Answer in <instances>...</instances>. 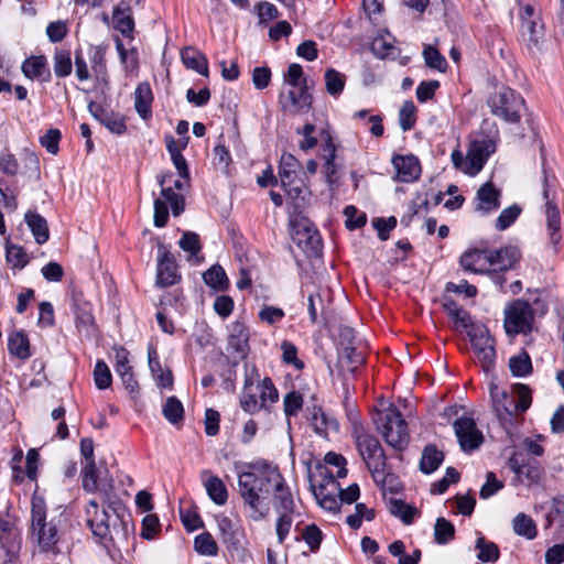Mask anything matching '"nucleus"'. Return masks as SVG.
<instances>
[{
  "label": "nucleus",
  "instance_id": "1",
  "mask_svg": "<svg viewBox=\"0 0 564 564\" xmlns=\"http://www.w3.org/2000/svg\"><path fill=\"white\" fill-rule=\"evenodd\" d=\"M238 492L254 521L268 514L271 497L276 510L293 509V498L282 474L276 466L267 462L248 464L246 469L238 473Z\"/></svg>",
  "mask_w": 564,
  "mask_h": 564
},
{
  "label": "nucleus",
  "instance_id": "2",
  "mask_svg": "<svg viewBox=\"0 0 564 564\" xmlns=\"http://www.w3.org/2000/svg\"><path fill=\"white\" fill-rule=\"evenodd\" d=\"M100 497L104 505L101 510L93 499L86 506L87 525L104 547L120 550L128 543L130 516L112 485L100 489Z\"/></svg>",
  "mask_w": 564,
  "mask_h": 564
},
{
  "label": "nucleus",
  "instance_id": "3",
  "mask_svg": "<svg viewBox=\"0 0 564 564\" xmlns=\"http://www.w3.org/2000/svg\"><path fill=\"white\" fill-rule=\"evenodd\" d=\"M279 400V391L269 377L260 378L254 365H245V382L239 398L240 408L254 414L261 410L269 411L270 405Z\"/></svg>",
  "mask_w": 564,
  "mask_h": 564
},
{
  "label": "nucleus",
  "instance_id": "4",
  "mask_svg": "<svg viewBox=\"0 0 564 564\" xmlns=\"http://www.w3.org/2000/svg\"><path fill=\"white\" fill-rule=\"evenodd\" d=\"M351 421V436L355 440L359 455L365 462L375 482L383 485L387 477V458L378 438L369 433L357 415L349 416Z\"/></svg>",
  "mask_w": 564,
  "mask_h": 564
},
{
  "label": "nucleus",
  "instance_id": "5",
  "mask_svg": "<svg viewBox=\"0 0 564 564\" xmlns=\"http://www.w3.org/2000/svg\"><path fill=\"white\" fill-rule=\"evenodd\" d=\"M375 423L389 446L399 452L406 448L410 442L408 424L397 406L390 405Z\"/></svg>",
  "mask_w": 564,
  "mask_h": 564
},
{
  "label": "nucleus",
  "instance_id": "6",
  "mask_svg": "<svg viewBox=\"0 0 564 564\" xmlns=\"http://www.w3.org/2000/svg\"><path fill=\"white\" fill-rule=\"evenodd\" d=\"M487 106L495 117L507 123H518L525 101L520 94L509 87H500L487 99Z\"/></svg>",
  "mask_w": 564,
  "mask_h": 564
},
{
  "label": "nucleus",
  "instance_id": "7",
  "mask_svg": "<svg viewBox=\"0 0 564 564\" xmlns=\"http://www.w3.org/2000/svg\"><path fill=\"white\" fill-rule=\"evenodd\" d=\"M32 535L43 552L52 551L58 542L57 528L46 521V508L42 498L33 497L31 508Z\"/></svg>",
  "mask_w": 564,
  "mask_h": 564
},
{
  "label": "nucleus",
  "instance_id": "8",
  "mask_svg": "<svg viewBox=\"0 0 564 564\" xmlns=\"http://www.w3.org/2000/svg\"><path fill=\"white\" fill-rule=\"evenodd\" d=\"M492 151L494 144L490 141L474 140L469 143L466 156L458 149H455L451 159L455 169L474 176L481 171Z\"/></svg>",
  "mask_w": 564,
  "mask_h": 564
},
{
  "label": "nucleus",
  "instance_id": "9",
  "mask_svg": "<svg viewBox=\"0 0 564 564\" xmlns=\"http://www.w3.org/2000/svg\"><path fill=\"white\" fill-rule=\"evenodd\" d=\"M534 319L533 308L523 300L513 301L505 310L503 326L508 335H527L532 330Z\"/></svg>",
  "mask_w": 564,
  "mask_h": 564
},
{
  "label": "nucleus",
  "instance_id": "10",
  "mask_svg": "<svg viewBox=\"0 0 564 564\" xmlns=\"http://www.w3.org/2000/svg\"><path fill=\"white\" fill-rule=\"evenodd\" d=\"M467 336L471 343L475 357L482 368L488 371L494 367L496 360L495 339L489 329L484 324L478 323L467 330Z\"/></svg>",
  "mask_w": 564,
  "mask_h": 564
},
{
  "label": "nucleus",
  "instance_id": "11",
  "mask_svg": "<svg viewBox=\"0 0 564 564\" xmlns=\"http://www.w3.org/2000/svg\"><path fill=\"white\" fill-rule=\"evenodd\" d=\"M292 240L308 257L317 256L322 249V237L316 227L306 218H301L294 223Z\"/></svg>",
  "mask_w": 564,
  "mask_h": 564
},
{
  "label": "nucleus",
  "instance_id": "12",
  "mask_svg": "<svg viewBox=\"0 0 564 564\" xmlns=\"http://www.w3.org/2000/svg\"><path fill=\"white\" fill-rule=\"evenodd\" d=\"M279 102L285 112L291 115L306 113L311 110L313 96L308 93L306 79L297 88H290L285 94L281 93Z\"/></svg>",
  "mask_w": 564,
  "mask_h": 564
},
{
  "label": "nucleus",
  "instance_id": "13",
  "mask_svg": "<svg viewBox=\"0 0 564 564\" xmlns=\"http://www.w3.org/2000/svg\"><path fill=\"white\" fill-rule=\"evenodd\" d=\"M542 197L545 202L546 227L550 234V239L553 245H556L561 240V235L558 232L561 226V216L558 207L555 203L556 192L550 184L545 173L542 184Z\"/></svg>",
  "mask_w": 564,
  "mask_h": 564
},
{
  "label": "nucleus",
  "instance_id": "14",
  "mask_svg": "<svg viewBox=\"0 0 564 564\" xmlns=\"http://www.w3.org/2000/svg\"><path fill=\"white\" fill-rule=\"evenodd\" d=\"M521 36L529 47L538 46L543 39V24L540 12L531 4H524L520 9Z\"/></svg>",
  "mask_w": 564,
  "mask_h": 564
},
{
  "label": "nucleus",
  "instance_id": "15",
  "mask_svg": "<svg viewBox=\"0 0 564 564\" xmlns=\"http://www.w3.org/2000/svg\"><path fill=\"white\" fill-rule=\"evenodd\" d=\"M453 426L462 451L471 452L481 445L484 436L473 417L462 416L454 422Z\"/></svg>",
  "mask_w": 564,
  "mask_h": 564
},
{
  "label": "nucleus",
  "instance_id": "16",
  "mask_svg": "<svg viewBox=\"0 0 564 564\" xmlns=\"http://www.w3.org/2000/svg\"><path fill=\"white\" fill-rule=\"evenodd\" d=\"M173 254L160 243L158 247L156 284L161 288L171 286L180 280Z\"/></svg>",
  "mask_w": 564,
  "mask_h": 564
},
{
  "label": "nucleus",
  "instance_id": "17",
  "mask_svg": "<svg viewBox=\"0 0 564 564\" xmlns=\"http://www.w3.org/2000/svg\"><path fill=\"white\" fill-rule=\"evenodd\" d=\"M490 249H468L459 258L460 267L476 274L490 273Z\"/></svg>",
  "mask_w": 564,
  "mask_h": 564
},
{
  "label": "nucleus",
  "instance_id": "18",
  "mask_svg": "<svg viewBox=\"0 0 564 564\" xmlns=\"http://www.w3.org/2000/svg\"><path fill=\"white\" fill-rule=\"evenodd\" d=\"M521 258L519 248L514 246L501 247L490 250L491 272H505L514 268Z\"/></svg>",
  "mask_w": 564,
  "mask_h": 564
},
{
  "label": "nucleus",
  "instance_id": "19",
  "mask_svg": "<svg viewBox=\"0 0 564 564\" xmlns=\"http://www.w3.org/2000/svg\"><path fill=\"white\" fill-rule=\"evenodd\" d=\"M500 191L491 182L482 184L475 198V209L482 214H490L500 207Z\"/></svg>",
  "mask_w": 564,
  "mask_h": 564
},
{
  "label": "nucleus",
  "instance_id": "20",
  "mask_svg": "<svg viewBox=\"0 0 564 564\" xmlns=\"http://www.w3.org/2000/svg\"><path fill=\"white\" fill-rule=\"evenodd\" d=\"M0 545L9 556V562L17 558L21 549V536L14 524L0 518Z\"/></svg>",
  "mask_w": 564,
  "mask_h": 564
},
{
  "label": "nucleus",
  "instance_id": "21",
  "mask_svg": "<svg viewBox=\"0 0 564 564\" xmlns=\"http://www.w3.org/2000/svg\"><path fill=\"white\" fill-rule=\"evenodd\" d=\"M392 165L397 173V180L403 183L413 182L421 174L420 162L414 155H394Z\"/></svg>",
  "mask_w": 564,
  "mask_h": 564
},
{
  "label": "nucleus",
  "instance_id": "22",
  "mask_svg": "<svg viewBox=\"0 0 564 564\" xmlns=\"http://www.w3.org/2000/svg\"><path fill=\"white\" fill-rule=\"evenodd\" d=\"M249 332L243 323L235 322L229 327L228 350L243 359L249 352Z\"/></svg>",
  "mask_w": 564,
  "mask_h": 564
},
{
  "label": "nucleus",
  "instance_id": "23",
  "mask_svg": "<svg viewBox=\"0 0 564 564\" xmlns=\"http://www.w3.org/2000/svg\"><path fill=\"white\" fill-rule=\"evenodd\" d=\"M490 397L492 406L500 420L512 417L516 414V401L513 393L500 389L496 383H490Z\"/></svg>",
  "mask_w": 564,
  "mask_h": 564
},
{
  "label": "nucleus",
  "instance_id": "24",
  "mask_svg": "<svg viewBox=\"0 0 564 564\" xmlns=\"http://www.w3.org/2000/svg\"><path fill=\"white\" fill-rule=\"evenodd\" d=\"M22 72L30 79H40L43 83L51 80V70L47 67L45 56H31L22 64Z\"/></svg>",
  "mask_w": 564,
  "mask_h": 564
},
{
  "label": "nucleus",
  "instance_id": "25",
  "mask_svg": "<svg viewBox=\"0 0 564 564\" xmlns=\"http://www.w3.org/2000/svg\"><path fill=\"white\" fill-rule=\"evenodd\" d=\"M88 59L96 82L98 84L108 85L109 76L106 65L105 50L100 46H90L88 50Z\"/></svg>",
  "mask_w": 564,
  "mask_h": 564
},
{
  "label": "nucleus",
  "instance_id": "26",
  "mask_svg": "<svg viewBox=\"0 0 564 564\" xmlns=\"http://www.w3.org/2000/svg\"><path fill=\"white\" fill-rule=\"evenodd\" d=\"M152 102L153 94L149 83H140L134 90V108L143 120L152 117Z\"/></svg>",
  "mask_w": 564,
  "mask_h": 564
},
{
  "label": "nucleus",
  "instance_id": "27",
  "mask_svg": "<svg viewBox=\"0 0 564 564\" xmlns=\"http://www.w3.org/2000/svg\"><path fill=\"white\" fill-rule=\"evenodd\" d=\"M24 221L30 228L36 243L43 245L50 238V230L46 219L34 210H28Z\"/></svg>",
  "mask_w": 564,
  "mask_h": 564
},
{
  "label": "nucleus",
  "instance_id": "28",
  "mask_svg": "<svg viewBox=\"0 0 564 564\" xmlns=\"http://www.w3.org/2000/svg\"><path fill=\"white\" fill-rule=\"evenodd\" d=\"M306 417L314 432L322 436L326 435L328 429L337 430L338 427L336 420L328 419L322 409L316 405L306 408Z\"/></svg>",
  "mask_w": 564,
  "mask_h": 564
},
{
  "label": "nucleus",
  "instance_id": "29",
  "mask_svg": "<svg viewBox=\"0 0 564 564\" xmlns=\"http://www.w3.org/2000/svg\"><path fill=\"white\" fill-rule=\"evenodd\" d=\"M112 21L116 30H118L123 36H131L134 29V21L131 15L128 3L121 1L112 13Z\"/></svg>",
  "mask_w": 564,
  "mask_h": 564
},
{
  "label": "nucleus",
  "instance_id": "30",
  "mask_svg": "<svg viewBox=\"0 0 564 564\" xmlns=\"http://www.w3.org/2000/svg\"><path fill=\"white\" fill-rule=\"evenodd\" d=\"M183 64L203 76H208V62L206 56L193 47H185L181 53Z\"/></svg>",
  "mask_w": 564,
  "mask_h": 564
},
{
  "label": "nucleus",
  "instance_id": "31",
  "mask_svg": "<svg viewBox=\"0 0 564 564\" xmlns=\"http://www.w3.org/2000/svg\"><path fill=\"white\" fill-rule=\"evenodd\" d=\"M308 480L312 491L318 489V486H325L326 488L333 487V489H338L339 487L333 471L322 464H318L315 470L308 474Z\"/></svg>",
  "mask_w": 564,
  "mask_h": 564
},
{
  "label": "nucleus",
  "instance_id": "32",
  "mask_svg": "<svg viewBox=\"0 0 564 564\" xmlns=\"http://www.w3.org/2000/svg\"><path fill=\"white\" fill-rule=\"evenodd\" d=\"M83 480V488L87 492H96L100 494V489L108 488L111 482H98V470L95 462H86L85 466L80 473Z\"/></svg>",
  "mask_w": 564,
  "mask_h": 564
},
{
  "label": "nucleus",
  "instance_id": "33",
  "mask_svg": "<svg viewBox=\"0 0 564 564\" xmlns=\"http://www.w3.org/2000/svg\"><path fill=\"white\" fill-rule=\"evenodd\" d=\"M8 350L11 355L19 359L25 360L30 358V341L23 332H13L8 338Z\"/></svg>",
  "mask_w": 564,
  "mask_h": 564
},
{
  "label": "nucleus",
  "instance_id": "34",
  "mask_svg": "<svg viewBox=\"0 0 564 564\" xmlns=\"http://www.w3.org/2000/svg\"><path fill=\"white\" fill-rule=\"evenodd\" d=\"M73 311L75 314L76 327L79 330H86L89 333L94 325V316L91 313V305L88 302H80L77 299H73Z\"/></svg>",
  "mask_w": 564,
  "mask_h": 564
},
{
  "label": "nucleus",
  "instance_id": "35",
  "mask_svg": "<svg viewBox=\"0 0 564 564\" xmlns=\"http://www.w3.org/2000/svg\"><path fill=\"white\" fill-rule=\"evenodd\" d=\"M149 367L151 372L156 381L158 387L160 388H172L173 386V375L170 369H162L161 364L158 359L155 350H149Z\"/></svg>",
  "mask_w": 564,
  "mask_h": 564
},
{
  "label": "nucleus",
  "instance_id": "36",
  "mask_svg": "<svg viewBox=\"0 0 564 564\" xmlns=\"http://www.w3.org/2000/svg\"><path fill=\"white\" fill-rule=\"evenodd\" d=\"M443 460L444 454L435 445H427L421 456L420 469L424 474H431L440 467Z\"/></svg>",
  "mask_w": 564,
  "mask_h": 564
},
{
  "label": "nucleus",
  "instance_id": "37",
  "mask_svg": "<svg viewBox=\"0 0 564 564\" xmlns=\"http://www.w3.org/2000/svg\"><path fill=\"white\" fill-rule=\"evenodd\" d=\"M512 529L517 535L523 536L528 540H533L538 535L536 523L530 516L522 512L518 513L513 518Z\"/></svg>",
  "mask_w": 564,
  "mask_h": 564
},
{
  "label": "nucleus",
  "instance_id": "38",
  "mask_svg": "<svg viewBox=\"0 0 564 564\" xmlns=\"http://www.w3.org/2000/svg\"><path fill=\"white\" fill-rule=\"evenodd\" d=\"M338 489L326 488L325 486H318V489L313 491L318 505L328 511H337L339 509V499L337 498Z\"/></svg>",
  "mask_w": 564,
  "mask_h": 564
},
{
  "label": "nucleus",
  "instance_id": "39",
  "mask_svg": "<svg viewBox=\"0 0 564 564\" xmlns=\"http://www.w3.org/2000/svg\"><path fill=\"white\" fill-rule=\"evenodd\" d=\"M204 282L215 291H225L229 285V280L225 270L219 264L212 265L204 274Z\"/></svg>",
  "mask_w": 564,
  "mask_h": 564
},
{
  "label": "nucleus",
  "instance_id": "40",
  "mask_svg": "<svg viewBox=\"0 0 564 564\" xmlns=\"http://www.w3.org/2000/svg\"><path fill=\"white\" fill-rule=\"evenodd\" d=\"M205 488L208 497L218 506L226 503L228 498L227 488L224 481L217 476H209L205 480Z\"/></svg>",
  "mask_w": 564,
  "mask_h": 564
},
{
  "label": "nucleus",
  "instance_id": "41",
  "mask_svg": "<svg viewBox=\"0 0 564 564\" xmlns=\"http://www.w3.org/2000/svg\"><path fill=\"white\" fill-rule=\"evenodd\" d=\"M509 369L514 377L529 376L533 370L529 354L522 350L518 355L512 356L509 359Z\"/></svg>",
  "mask_w": 564,
  "mask_h": 564
},
{
  "label": "nucleus",
  "instance_id": "42",
  "mask_svg": "<svg viewBox=\"0 0 564 564\" xmlns=\"http://www.w3.org/2000/svg\"><path fill=\"white\" fill-rule=\"evenodd\" d=\"M53 69L56 77L64 78L72 74L73 63L70 52L56 50L53 56Z\"/></svg>",
  "mask_w": 564,
  "mask_h": 564
},
{
  "label": "nucleus",
  "instance_id": "43",
  "mask_svg": "<svg viewBox=\"0 0 564 564\" xmlns=\"http://www.w3.org/2000/svg\"><path fill=\"white\" fill-rule=\"evenodd\" d=\"M444 308L447 315L454 321L455 324L460 325L466 330L470 329L471 326L477 325L478 323H474L468 312L462 308L455 302H447L444 304Z\"/></svg>",
  "mask_w": 564,
  "mask_h": 564
},
{
  "label": "nucleus",
  "instance_id": "44",
  "mask_svg": "<svg viewBox=\"0 0 564 564\" xmlns=\"http://www.w3.org/2000/svg\"><path fill=\"white\" fill-rule=\"evenodd\" d=\"M164 417L171 424H178L184 419V408L182 402L176 397H169L162 408Z\"/></svg>",
  "mask_w": 564,
  "mask_h": 564
},
{
  "label": "nucleus",
  "instance_id": "45",
  "mask_svg": "<svg viewBox=\"0 0 564 564\" xmlns=\"http://www.w3.org/2000/svg\"><path fill=\"white\" fill-rule=\"evenodd\" d=\"M346 83L344 74L334 68H329L325 73V86L329 95L336 97L341 94Z\"/></svg>",
  "mask_w": 564,
  "mask_h": 564
},
{
  "label": "nucleus",
  "instance_id": "46",
  "mask_svg": "<svg viewBox=\"0 0 564 564\" xmlns=\"http://www.w3.org/2000/svg\"><path fill=\"white\" fill-rule=\"evenodd\" d=\"M455 527L445 518H437L434 525V539L437 544H446L454 539Z\"/></svg>",
  "mask_w": 564,
  "mask_h": 564
},
{
  "label": "nucleus",
  "instance_id": "47",
  "mask_svg": "<svg viewBox=\"0 0 564 564\" xmlns=\"http://www.w3.org/2000/svg\"><path fill=\"white\" fill-rule=\"evenodd\" d=\"M389 511L397 518H400L404 524H410L413 521L415 509L406 505L401 499H390Z\"/></svg>",
  "mask_w": 564,
  "mask_h": 564
},
{
  "label": "nucleus",
  "instance_id": "48",
  "mask_svg": "<svg viewBox=\"0 0 564 564\" xmlns=\"http://www.w3.org/2000/svg\"><path fill=\"white\" fill-rule=\"evenodd\" d=\"M195 551L205 556H215L218 553V546L210 533L198 534L194 541Z\"/></svg>",
  "mask_w": 564,
  "mask_h": 564
},
{
  "label": "nucleus",
  "instance_id": "49",
  "mask_svg": "<svg viewBox=\"0 0 564 564\" xmlns=\"http://www.w3.org/2000/svg\"><path fill=\"white\" fill-rule=\"evenodd\" d=\"M476 549L479 550L477 557L481 562H496L499 558L500 552L497 544L487 542L484 536L477 539Z\"/></svg>",
  "mask_w": 564,
  "mask_h": 564
},
{
  "label": "nucleus",
  "instance_id": "50",
  "mask_svg": "<svg viewBox=\"0 0 564 564\" xmlns=\"http://www.w3.org/2000/svg\"><path fill=\"white\" fill-rule=\"evenodd\" d=\"M6 258L13 267L22 269L29 263V257L25 250L17 245L7 242Z\"/></svg>",
  "mask_w": 564,
  "mask_h": 564
},
{
  "label": "nucleus",
  "instance_id": "51",
  "mask_svg": "<svg viewBox=\"0 0 564 564\" xmlns=\"http://www.w3.org/2000/svg\"><path fill=\"white\" fill-rule=\"evenodd\" d=\"M423 57L425 64L433 69L438 72H445L447 63L445 57L432 45H426L423 50Z\"/></svg>",
  "mask_w": 564,
  "mask_h": 564
},
{
  "label": "nucleus",
  "instance_id": "52",
  "mask_svg": "<svg viewBox=\"0 0 564 564\" xmlns=\"http://www.w3.org/2000/svg\"><path fill=\"white\" fill-rule=\"evenodd\" d=\"M94 381L99 390L108 389L112 382L109 367L104 360H97L94 368Z\"/></svg>",
  "mask_w": 564,
  "mask_h": 564
},
{
  "label": "nucleus",
  "instance_id": "53",
  "mask_svg": "<svg viewBox=\"0 0 564 564\" xmlns=\"http://www.w3.org/2000/svg\"><path fill=\"white\" fill-rule=\"evenodd\" d=\"M512 393L518 397V401L514 404L516 414L524 412L531 405V390L523 383H516L512 386Z\"/></svg>",
  "mask_w": 564,
  "mask_h": 564
},
{
  "label": "nucleus",
  "instance_id": "54",
  "mask_svg": "<svg viewBox=\"0 0 564 564\" xmlns=\"http://www.w3.org/2000/svg\"><path fill=\"white\" fill-rule=\"evenodd\" d=\"M415 111H416V108L412 100H406L403 102V105L399 111L400 127L403 131H409L414 127Z\"/></svg>",
  "mask_w": 564,
  "mask_h": 564
},
{
  "label": "nucleus",
  "instance_id": "55",
  "mask_svg": "<svg viewBox=\"0 0 564 564\" xmlns=\"http://www.w3.org/2000/svg\"><path fill=\"white\" fill-rule=\"evenodd\" d=\"M520 214L521 208L518 205H512L502 209L496 220V228L498 230H506L518 219Z\"/></svg>",
  "mask_w": 564,
  "mask_h": 564
},
{
  "label": "nucleus",
  "instance_id": "56",
  "mask_svg": "<svg viewBox=\"0 0 564 564\" xmlns=\"http://www.w3.org/2000/svg\"><path fill=\"white\" fill-rule=\"evenodd\" d=\"M101 124L116 134H123L127 130L126 119L118 112L109 111L104 116Z\"/></svg>",
  "mask_w": 564,
  "mask_h": 564
},
{
  "label": "nucleus",
  "instance_id": "57",
  "mask_svg": "<svg viewBox=\"0 0 564 564\" xmlns=\"http://www.w3.org/2000/svg\"><path fill=\"white\" fill-rule=\"evenodd\" d=\"M284 413L286 416H295L303 406V397L297 391H291L283 399Z\"/></svg>",
  "mask_w": 564,
  "mask_h": 564
},
{
  "label": "nucleus",
  "instance_id": "58",
  "mask_svg": "<svg viewBox=\"0 0 564 564\" xmlns=\"http://www.w3.org/2000/svg\"><path fill=\"white\" fill-rule=\"evenodd\" d=\"M281 350L282 360L285 364L294 366L297 370H302L304 368V362L297 358V348L293 343L289 340L282 341Z\"/></svg>",
  "mask_w": 564,
  "mask_h": 564
},
{
  "label": "nucleus",
  "instance_id": "59",
  "mask_svg": "<svg viewBox=\"0 0 564 564\" xmlns=\"http://www.w3.org/2000/svg\"><path fill=\"white\" fill-rule=\"evenodd\" d=\"M75 75L79 82H86L90 79L94 75L91 73V69L88 66V62L86 61L83 51L76 50L75 51Z\"/></svg>",
  "mask_w": 564,
  "mask_h": 564
},
{
  "label": "nucleus",
  "instance_id": "60",
  "mask_svg": "<svg viewBox=\"0 0 564 564\" xmlns=\"http://www.w3.org/2000/svg\"><path fill=\"white\" fill-rule=\"evenodd\" d=\"M300 173L301 172H279L281 185L289 194L294 192L297 195L300 193L302 184L299 177Z\"/></svg>",
  "mask_w": 564,
  "mask_h": 564
},
{
  "label": "nucleus",
  "instance_id": "61",
  "mask_svg": "<svg viewBox=\"0 0 564 564\" xmlns=\"http://www.w3.org/2000/svg\"><path fill=\"white\" fill-rule=\"evenodd\" d=\"M178 245L182 250L191 256H196L202 249L198 235L192 231L184 232Z\"/></svg>",
  "mask_w": 564,
  "mask_h": 564
},
{
  "label": "nucleus",
  "instance_id": "62",
  "mask_svg": "<svg viewBox=\"0 0 564 564\" xmlns=\"http://www.w3.org/2000/svg\"><path fill=\"white\" fill-rule=\"evenodd\" d=\"M61 138L62 133L58 129H50L40 138V143L48 153L56 154L59 150Z\"/></svg>",
  "mask_w": 564,
  "mask_h": 564
},
{
  "label": "nucleus",
  "instance_id": "63",
  "mask_svg": "<svg viewBox=\"0 0 564 564\" xmlns=\"http://www.w3.org/2000/svg\"><path fill=\"white\" fill-rule=\"evenodd\" d=\"M503 488L502 481L497 479L495 473L489 471L486 475V482L480 488L479 496L482 499H488L495 494H497L500 489Z\"/></svg>",
  "mask_w": 564,
  "mask_h": 564
},
{
  "label": "nucleus",
  "instance_id": "64",
  "mask_svg": "<svg viewBox=\"0 0 564 564\" xmlns=\"http://www.w3.org/2000/svg\"><path fill=\"white\" fill-rule=\"evenodd\" d=\"M344 215L346 216V227L348 229L361 228L367 223L366 214H358L357 208L352 205L345 207Z\"/></svg>",
  "mask_w": 564,
  "mask_h": 564
}]
</instances>
